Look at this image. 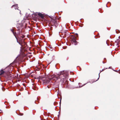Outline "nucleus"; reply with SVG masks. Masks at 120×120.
<instances>
[{
  "mask_svg": "<svg viewBox=\"0 0 120 120\" xmlns=\"http://www.w3.org/2000/svg\"><path fill=\"white\" fill-rule=\"evenodd\" d=\"M20 35V38H24L25 37V36L22 34H21Z\"/></svg>",
  "mask_w": 120,
  "mask_h": 120,
  "instance_id": "nucleus-8",
  "label": "nucleus"
},
{
  "mask_svg": "<svg viewBox=\"0 0 120 120\" xmlns=\"http://www.w3.org/2000/svg\"><path fill=\"white\" fill-rule=\"evenodd\" d=\"M66 37V33H64V35L63 36V38H64Z\"/></svg>",
  "mask_w": 120,
  "mask_h": 120,
  "instance_id": "nucleus-13",
  "label": "nucleus"
},
{
  "mask_svg": "<svg viewBox=\"0 0 120 120\" xmlns=\"http://www.w3.org/2000/svg\"><path fill=\"white\" fill-rule=\"evenodd\" d=\"M104 70L103 69L102 70V71H104Z\"/></svg>",
  "mask_w": 120,
  "mask_h": 120,
  "instance_id": "nucleus-18",
  "label": "nucleus"
},
{
  "mask_svg": "<svg viewBox=\"0 0 120 120\" xmlns=\"http://www.w3.org/2000/svg\"><path fill=\"white\" fill-rule=\"evenodd\" d=\"M68 75V73L67 71H61L59 74L57 75H51L50 79L54 80H56L59 79H61V81L64 82L65 78Z\"/></svg>",
  "mask_w": 120,
  "mask_h": 120,
  "instance_id": "nucleus-1",
  "label": "nucleus"
},
{
  "mask_svg": "<svg viewBox=\"0 0 120 120\" xmlns=\"http://www.w3.org/2000/svg\"><path fill=\"white\" fill-rule=\"evenodd\" d=\"M78 34L76 33L75 34V35L74 36L72 35H70L71 39V42L72 43H75V45H76L77 44H76V37H78Z\"/></svg>",
  "mask_w": 120,
  "mask_h": 120,
  "instance_id": "nucleus-2",
  "label": "nucleus"
},
{
  "mask_svg": "<svg viewBox=\"0 0 120 120\" xmlns=\"http://www.w3.org/2000/svg\"><path fill=\"white\" fill-rule=\"evenodd\" d=\"M19 44H20V43H19Z\"/></svg>",
  "mask_w": 120,
  "mask_h": 120,
  "instance_id": "nucleus-21",
  "label": "nucleus"
},
{
  "mask_svg": "<svg viewBox=\"0 0 120 120\" xmlns=\"http://www.w3.org/2000/svg\"><path fill=\"white\" fill-rule=\"evenodd\" d=\"M0 111H2L1 110H0Z\"/></svg>",
  "mask_w": 120,
  "mask_h": 120,
  "instance_id": "nucleus-20",
  "label": "nucleus"
},
{
  "mask_svg": "<svg viewBox=\"0 0 120 120\" xmlns=\"http://www.w3.org/2000/svg\"><path fill=\"white\" fill-rule=\"evenodd\" d=\"M20 34L19 31L17 33L16 35V37L15 38L17 40L18 38H19V37L20 36Z\"/></svg>",
  "mask_w": 120,
  "mask_h": 120,
  "instance_id": "nucleus-4",
  "label": "nucleus"
},
{
  "mask_svg": "<svg viewBox=\"0 0 120 120\" xmlns=\"http://www.w3.org/2000/svg\"><path fill=\"white\" fill-rule=\"evenodd\" d=\"M65 83V84H68V81L66 80L65 81V83Z\"/></svg>",
  "mask_w": 120,
  "mask_h": 120,
  "instance_id": "nucleus-11",
  "label": "nucleus"
},
{
  "mask_svg": "<svg viewBox=\"0 0 120 120\" xmlns=\"http://www.w3.org/2000/svg\"><path fill=\"white\" fill-rule=\"evenodd\" d=\"M10 30L13 33L14 32V30L13 29H11Z\"/></svg>",
  "mask_w": 120,
  "mask_h": 120,
  "instance_id": "nucleus-15",
  "label": "nucleus"
},
{
  "mask_svg": "<svg viewBox=\"0 0 120 120\" xmlns=\"http://www.w3.org/2000/svg\"><path fill=\"white\" fill-rule=\"evenodd\" d=\"M1 75V73H0V75Z\"/></svg>",
  "mask_w": 120,
  "mask_h": 120,
  "instance_id": "nucleus-19",
  "label": "nucleus"
},
{
  "mask_svg": "<svg viewBox=\"0 0 120 120\" xmlns=\"http://www.w3.org/2000/svg\"><path fill=\"white\" fill-rule=\"evenodd\" d=\"M47 87H48V88H49V86H47Z\"/></svg>",
  "mask_w": 120,
  "mask_h": 120,
  "instance_id": "nucleus-17",
  "label": "nucleus"
},
{
  "mask_svg": "<svg viewBox=\"0 0 120 120\" xmlns=\"http://www.w3.org/2000/svg\"><path fill=\"white\" fill-rule=\"evenodd\" d=\"M53 22L54 23V24H56L57 22H56V20L55 19H53Z\"/></svg>",
  "mask_w": 120,
  "mask_h": 120,
  "instance_id": "nucleus-10",
  "label": "nucleus"
},
{
  "mask_svg": "<svg viewBox=\"0 0 120 120\" xmlns=\"http://www.w3.org/2000/svg\"><path fill=\"white\" fill-rule=\"evenodd\" d=\"M38 15L39 16L41 17V18L42 19L44 18V16L43 14L41 13H38Z\"/></svg>",
  "mask_w": 120,
  "mask_h": 120,
  "instance_id": "nucleus-5",
  "label": "nucleus"
},
{
  "mask_svg": "<svg viewBox=\"0 0 120 120\" xmlns=\"http://www.w3.org/2000/svg\"><path fill=\"white\" fill-rule=\"evenodd\" d=\"M17 33L16 32H14L13 33V34L14 35V36H15V38H16V34H17Z\"/></svg>",
  "mask_w": 120,
  "mask_h": 120,
  "instance_id": "nucleus-12",
  "label": "nucleus"
},
{
  "mask_svg": "<svg viewBox=\"0 0 120 120\" xmlns=\"http://www.w3.org/2000/svg\"><path fill=\"white\" fill-rule=\"evenodd\" d=\"M65 86L66 88H68L69 87L68 84H65Z\"/></svg>",
  "mask_w": 120,
  "mask_h": 120,
  "instance_id": "nucleus-9",
  "label": "nucleus"
},
{
  "mask_svg": "<svg viewBox=\"0 0 120 120\" xmlns=\"http://www.w3.org/2000/svg\"><path fill=\"white\" fill-rule=\"evenodd\" d=\"M99 77L98 78V79L96 80H94V82H95L97 81V80H98V79H99V77H100V76H99Z\"/></svg>",
  "mask_w": 120,
  "mask_h": 120,
  "instance_id": "nucleus-14",
  "label": "nucleus"
},
{
  "mask_svg": "<svg viewBox=\"0 0 120 120\" xmlns=\"http://www.w3.org/2000/svg\"><path fill=\"white\" fill-rule=\"evenodd\" d=\"M51 75L49 77V78H46L45 77H43L42 78V80L43 81V83L46 84H48L49 82L50 79H52L50 78H51Z\"/></svg>",
  "mask_w": 120,
  "mask_h": 120,
  "instance_id": "nucleus-3",
  "label": "nucleus"
},
{
  "mask_svg": "<svg viewBox=\"0 0 120 120\" xmlns=\"http://www.w3.org/2000/svg\"><path fill=\"white\" fill-rule=\"evenodd\" d=\"M17 6L16 5H13L11 6V8H12L13 7H14V8H15V9H16Z\"/></svg>",
  "mask_w": 120,
  "mask_h": 120,
  "instance_id": "nucleus-7",
  "label": "nucleus"
},
{
  "mask_svg": "<svg viewBox=\"0 0 120 120\" xmlns=\"http://www.w3.org/2000/svg\"><path fill=\"white\" fill-rule=\"evenodd\" d=\"M17 27L18 28V29L19 30H20V27L19 26L18 27L17 26Z\"/></svg>",
  "mask_w": 120,
  "mask_h": 120,
  "instance_id": "nucleus-16",
  "label": "nucleus"
},
{
  "mask_svg": "<svg viewBox=\"0 0 120 120\" xmlns=\"http://www.w3.org/2000/svg\"><path fill=\"white\" fill-rule=\"evenodd\" d=\"M5 72V71H4L3 70H1L0 71V73H1V74L2 75Z\"/></svg>",
  "mask_w": 120,
  "mask_h": 120,
  "instance_id": "nucleus-6",
  "label": "nucleus"
}]
</instances>
